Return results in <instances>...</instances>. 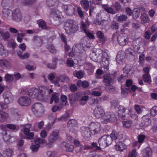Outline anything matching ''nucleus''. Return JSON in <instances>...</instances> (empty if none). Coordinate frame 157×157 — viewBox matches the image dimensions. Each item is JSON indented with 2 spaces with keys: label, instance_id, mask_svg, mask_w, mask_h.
<instances>
[{
  "label": "nucleus",
  "instance_id": "obj_1",
  "mask_svg": "<svg viewBox=\"0 0 157 157\" xmlns=\"http://www.w3.org/2000/svg\"><path fill=\"white\" fill-rule=\"evenodd\" d=\"M47 88L44 86H40L38 89L33 88L29 91L28 95L30 97L36 98L39 100H42L43 96L48 90Z\"/></svg>",
  "mask_w": 157,
  "mask_h": 157
},
{
  "label": "nucleus",
  "instance_id": "obj_2",
  "mask_svg": "<svg viewBox=\"0 0 157 157\" xmlns=\"http://www.w3.org/2000/svg\"><path fill=\"white\" fill-rule=\"evenodd\" d=\"M64 29L66 33L71 35L76 32L78 26L75 23L73 20H68L65 23Z\"/></svg>",
  "mask_w": 157,
  "mask_h": 157
},
{
  "label": "nucleus",
  "instance_id": "obj_3",
  "mask_svg": "<svg viewBox=\"0 0 157 157\" xmlns=\"http://www.w3.org/2000/svg\"><path fill=\"white\" fill-rule=\"evenodd\" d=\"M32 110L35 114L38 116L42 115L44 111L43 106L38 103H36L32 106Z\"/></svg>",
  "mask_w": 157,
  "mask_h": 157
},
{
  "label": "nucleus",
  "instance_id": "obj_4",
  "mask_svg": "<svg viewBox=\"0 0 157 157\" xmlns=\"http://www.w3.org/2000/svg\"><path fill=\"white\" fill-rule=\"evenodd\" d=\"M90 132L93 135H96L100 133L101 128L99 123L98 122H92L90 125Z\"/></svg>",
  "mask_w": 157,
  "mask_h": 157
},
{
  "label": "nucleus",
  "instance_id": "obj_5",
  "mask_svg": "<svg viewBox=\"0 0 157 157\" xmlns=\"http://www.w3.org/2000/svg\"><path fill=\"white\" fill-rule=\"evenodd\" d=\"M101 122L107 124L110 122L115 121L116 117L113 113H105L101 119Z\"/></svg>",
  "mask_w": 157,
  "mask_h": 157
},
{
  "label": "nucleus",
  "instance_id": "obj_6",
  "mask_svg": "<svg viewBox=\"0 0 157 157\" xmlns=\"http://www.w3.org/2000/svg\"><path fill=\"white\" fill-rule=\"evenodd\" d=\"M93 114L97 119H101L105 114L104 109L101 106H97L93 110Z\"/></svg>",
  "mask_w": 157,
  "mask_h": 157
},
{
  "label": "nucleus",
  "instance_id": "obj_7",
  "mask_svg": "<svg viewBox=\"0 0 157 157\" xmlns=\"http://www.w3.org/2000/svg\"><path fill=\"white\" fill-rule=\"evenodd\" d=\"M35 144H33L30 147L32 151L33 152H37L40 146V144L45 143V140L43 139L39 138L36 139L34 141Z\"/></svg>",
  "mask_w": 157,
  "mask_h": 157
},
{
  "label": "nucleus",
  "instance_id": "obj_8",
  "mask_svg": "<svg viewBox=\"0 0 157 157\" xmlns=\"http://www.w3.org/2000/svg\"><path fill=\"white\" fill-rule=\"evenodd\" d=\"M7 107V105L4 104L2 102H0V121L2 122L5 121L9 117L8 113L2 111Z\"/></svg>",
  "mask_w": 157,
  "mask_h": 157
},
{
  "label": "nucleus",
  "instance_id": "obj_9",
  "mask_svg": "<svg viewBox=\"0 0 157 157\" xmlns=\"http://www.w3.org/2000/svg\"><path fill=\"white\" fill-rule=\"evenodd\" d=\"M59 14V12L58 10L53 11L51 13V16L52 17L53 20V22L56 25H59L62 21L61 17Z\"/></svg>",
  "mask_w": 157,
  "mask_h": 157
},
{
  "label": "nucleus",
  "instance_id": "obj_10",
  "mask_svg": "<svg viewBox=\"0 0 157 157\" xmlns=\"http://www.w3.org/2000/svg\"><path fill=\"white\" fill-rule=\"evenodd\" d=\"M31 125L30 124L25 125L22 130L25 135L27 136V139L32 140L33 138L34 134L32 132H30V128Z\"/></svg>",
  "mask_w": 157,
  "mask_h": 157
},
{
  "label": "nucleus",
  "instance_id": "obj_11",
  "mask_svg": "<svg viewBox=\"0 0 157 157\" xmlns=\"http://www.w3.org/2000/svg\"><path fill=\"white\" fill-rule=\"evenodd\" d=\"M22 15L21 13L18 9H16L12 12V19L17 22H19L21 20Z\"/></svg>",
  "mask_w": 157,
  "mask_h": 157
},
{
  "label": "nucleus",
  "instance_id": "obj_12",
  "mask_svg": "<svg viewBox=\"0 0 157 157\" xmlns=\"http://www.w3.org/2000/svg\"><path fill=\"white\" fill-rule=\"evenodd\" d=\"M103 82L106 86H109L116 82V79L111 78L109 74L105 75L104 76Z\"/></svg>",
  "mask_w": 157,
  "mask_h": 157
},
{
  "label": "nucleus",
  "instance_id": "obj_13",
  "mask_svg": "<svg viewBox=\"0 0 157 157\" xmlns=\"http://www.w3.org/2000/svg\"><path fill=\"white\" fill-rule=\"evenodd\" d=\"M103 55L102 53H98L96 52H92L90 55V58L91 60L96 62H100L102 58Z\"/></svg>",
  "mask_w": 157,
  "mask_h": 157
},
{
  "label": "nucleus",
  "instance_id": "obj_14",
  "mask_svg": "<svg viewBox=\"0 0 157 157\" xmlns=\"http://www.w3.org/2000/svg\"><path fill=\"white\" fill-rule=\"evenodd\" d=\"M62 8L64 10V11L67 15L71 16L74 14L75 8L71 5H63L62 6Z\"/></svg>",
  "mask_w": 157,
  "mask_h": 157
},
{
  "label": "nucleus",
  "instance_id": "obj_15",
  "mask_svg": "<svg viewBox=\"0 0 157 157\" xmlns=\"http://www.w3.org/2000/svg\"><path fill=\"white\" fill-rule=\"evenodd\" d=\"M31 102L30 99L27 97H21L18 101L19 104L21 106H28L30 104Z\"/></svg>",
  "mask_w": 157,
  "mask_h": 157
},
{
  "label": "nucleus",
  "instance_id": "obj_16",
  "mask_svg": "<svg viewBox=\"0 0 157 157\" xmlns=\"http://www.w3.org/2000/svg\"><path fill=\"white\" fill-rule=\"evenodd\" d=\"M83 40H82L79 44H77L75 45V50L76 51L79 53H82L83 56H85V52L84 49V46L85 44H83Z\"/></svg>",
  "mask_w": 157,
  "mask_h": 157
},
{
  "label": "nucleus",
  "instance_id": "obj_17",
  "mask_svg": "<svg viewBox=\"0 0 157 157\" xmlns=\"http://www.w3.org/2000/svg\"><path fill=\"white\" fill-rule=\"evenodd\" d=\"M105 54L107 55L106 57L105 56L102 57V61L101 63V68H103L104 69H109V56L106 52L104 53V56H105Z\"/></svg>",
  "mask_w": 157,
  "mask_h": 157
},
{
  "label": "nucleus",
  "instance_id": "obj_18",
  "mask_svg": "<svg viewBox=\"0 0 157 157\" xmlns=\"http://www.w3.org/2000/svg\"><path fill=\"white\" fill-rule=\"evenodd\" d=\"M68 126L74 128V131H73L72 129H71V131L75 133H76L77 131L78 124L77 121L75 119H70L67 123Z\"/></svg>",
  "mask_w": 157,
  "mask_h": 157
},
{
  "label": "nucleus",
  "instance_id": "obj_19",
  "mask_svg": "<svg viewBox=\"0 0 157 157\" xmlns=\"http://www.w3.org/2000/svg\"><path fill=\"white\" fill-rule=\"evenodd\" d=\"M81 133L82 136L85 138H88L91 136V129L87 127H82L81 128Z\"/></svg>",
  "mask_w": 157,
  "mask_h": 157
},
{
  "label": "nucleus",
  "instance_id": "obj_20",
  "mask_svg": "<svg viewBox=\"0 0 157 157\" xmlns=\"http://www.w3.org/2000/svg\"><path fill=\"white\" fill-rule=\"evenodd\" d=\"M4 99V102H2L4 104L7 105L12 102L13 100V96L9 92L5 93L3 94Z\"/></svg>",
  "mask_w": 157,
  "mask_h": 157
},
{
  "label": "nucleus",
  "instance_id": "obj_21",
  "mask_svg": "<svg viewBox=\"0 0 157 157\" xmlns=\"http://www.w3.org/2000/svg\"><path fill=\"white\" fill-rule=\"evenodd\" d=\"M128 38L126 36H124L123 35H119L117 37V41L119 44L122 46L125 45L128 43Z\"/></svg>",
  "mask_w": 157,
  "mask_h": 157
},
{
  "label": "nucleus",
  "instance_id": "obj_22",
  "mask_svg": "<svg viewBox=\"0 0 157 157\" xmlns=\"http://www.w3.org/2000/svg\"><path fill=\"white\" fill-rule=\"evenodd\" d=\"M81 21L80 28L84 32H86L87 31L86 30L87 27L90 25V22L88 21V18L83 19Z\"/></svg>",
  "mask_w": 157,
  "mask_h": 157
},
{
  "label": "nucleus",
  "instance_id": "obj_23",
  "mask_svg": "<svg viewBox=\"0 0 157 157\" xmlns=\"http://www.w3.org/2000/svg\"><path fill=\"white\" fill-rule=\"evenodd\" d=\"M115 148L117 151H122L126 148V146L121 141H119L116 142Z\"/></svg>",
  "mask_w": 157,
  "mask_h": 157
},
{
  "label": "nucleus",
  "instance_id": "obj_24",
  "mask_svg": "<svg viewBox=\"0 0 157 157\" xmlns=\"http://www.w3.org/2000/svg\"><path fill=\"white\" fill-rule=\"evenodd\" d=\"M144 71L145 73L143 75V79L144 82L147 83L151 82V80L149 74V69H144Z\"/></svg>",
  "mask_w": 157,
  "mask_h": 157
},
{
  "label": "nucleus",
  "instance_id": "obj_25",
  "mask_svg": "<svg viewBox=\"0 0 157 157\" xmlns=\"http://www.w3.org/2000/svg\"><path fill=\"white\" fill-rule=\"evenodd\" d=\"M142 118L143 120L142 124L144 126H148L151 124V120L148 115H146L142 117Z\"/></svg>",
  "mask_w": 157,
  "mask_h": 157
},
{
  "label": "nucleus",
  "instance_id": "obj_26",
  "mask_svg": "<svg viewBox=\"0 0 157 157\" xmlns=\"http://www.w3.org/2000/svg\"><path fill=\"white\" fill-rule=\"evenodd\" d=\"M58 134L57 131H54L52 132L48 137V140L50 143H53L57 139Z\"/></svg>",
  "mask_w": 157,
  "mask_h": 157
},
{
  "label": "nucleus",
  "instance_id": "obj_27",
  "mask_svg": "<svg viewBox=\"0 0 157 157\" xmlns=\"http://www.w3.org/2000/svg\"><path fill=\"white\" fill-rule=\"evenodd\" d=\"M102 7L104 10L108 13L114 14L117 13L115 10L112 8L109 7L107 5L103 4L102 5Z\"/></svg>",
  "mask_w": 157,
  "mask_h": 157
},
{
  "label": "nucleus",
  "instance_id": "obj_28",
  "mask_svg": "<svg viewBox=\"0 0 157 157\" xmlns=\"http://www.w3.org/2000/svg\"><path fill=\"white\" fill-rule=\"evenodd\" d=\"M126 109L123 106H119L118 107V117L122 119H124L125 117V115L124 114Z\"/></svg>",
  "mask_w": 157,
  "mask_h": 157
},
{
  "label": "nucleus",
  "instance_id": "obj_29",
  "mask_svg": "<svg viewBox=\"0 0 157 157\" xmlns=\"http://www.w3.org/2000/svg\"><path fill=\"white\" fill-rule=\"evenodd\" d=\"M122 124L123 127L129 128L133 125V122L131 120H126L123 121Z\"/></svg>",
  "mask_w": 157,
  "mask_h": 157
},
{
  "label": "nucleus",
  "instance_id": "obj_30",
  "mask_svg": "<svg viewBox=\"0 0 157 157\" xmlns=\"http://www.w3.org/2000/svg\"><path fill=\"white\" fill-rule=\"evenodd\" d=\"M90 85V83L86 81H82L79 80L77 82V85L79 87H82L83 88H87Z\"/></svg>",
  "mask_w": 157,
  "mask_h": 157
},
{
  "label": "nucleus",
  "instance_id": "obj_31",
  "mask_svg": "<svg viewBox=\"0 0 157 157\" xmlns=\"http://www.w3.org/2000/svg\"><path fill=\"white\" fill-rule=\"evenodd\" d=\"M80 3L83 8L86 11H87L89 8V2L88 0H81Z\"/></svg>",
  "mask_w": 157,
  "mask_h": 157
},
{
  "label": "nucleus",
  "instance_id": "obj_32",
  "mask_svg": "<svg viewBox=\"0 0 157 157\" xmlns=\"http://www.w3.org/2000/svg\"><path fill=\"white\" fill-rule=\"evenodd\" d=\"M152 155V151L151 148L149 147L146 148L143 153V157H151Z\"/></svg>",
  "mask_w": 157,
  "mask_h": 157
},
{
  "label": "nucleus",
  "instance_id": "obj_33",
  "mask_svg": "<svg viewBox=\"0 0 157 157\" xmlns=\"http://www.w3.org/2000/svg\"><path fill=\"white\" fill-rule=\"evenodd\" d=\"M69 117H70V116L69 114L66 113L61 116L59 118H56L54 121V122H56L58 121H66Z\"/></svg>",
  "mask_w": 157,
  "mask_h": 157
},
{
  "label": "nucleus",
  "instance_id": "obj_34",
  "mask_svg": "<svg viewBox=\"0 0 157 157\" xmlns=\"http://www.w3.org/2000/svg\"><path fill=\"white\" fill-rule=\"evenodd\" d=\"M141 19V23L142 24H144L149 21V18L147 14L145 13H142L140 16Z\"/></svg>",
  "mask_w": 157,
  "mask_h": 157
},
{
  "label": "nucleus",
  "instance_id": "obj_35",
  "mask_svg": "<svg viewBox=\"0 0 157 157\" xmlns=\"http://www.w3.org/2000/svg\"><path fill=\"white\" fill-rule=\"evenodd\" d=\"M80 93L77 94H74L69 95V100L70 101H78L79 100L78 97L80 96Z\"/></svg>",
  "mask_w": 157,
  "mask_h": 157
},
{
  "label": "nucleus",
  "instance_id": "obj_36",
  "mask_svg": "<svg viewBox=\"0 0 157 157\" xmlns=\"http://www.w3.org/2000/svg\"><path fill=\"white\" fill-rule=\"evenodd\" d=\"M13 154V151L10 148L6 149L3 152V154L4 157H11Z\"/></svg>",
  "mask_w": 157,
  "mask_h": 157
},
{
  "label": "nucleus",
  "instance_id": "obj_37",
  "mask_svg": "<svg viewBox=\"0 0 157 157\" xmlns=\"http://www.w3.org/2000/svg\"><path fill=\"white\" fill-rule=\"evenodd\" d=\"M63 145L64 146L63 148L67 151L71 152L74 149V147L73 145H70L66 142L64 143Z\"/></svg>",
  "mask_w": 157,
  "mask_h": 157
},
{
  "label": "nucleus",
  "instance_id": "obj_38",
  "mask_svg": "<svg viewBox=\"0 0 157 157\" xmlns=\"http://www.w3.org/2000/svg\"><path fill=\"white\" fill-rule=\"evenodd\" d=\"M1 5L3 9H8L11 6V3L9 0H2Z\"/></svg>",
  "mask_w": 157,
  "mask_h": 157
},
{
  "label": "nucleus",
  "instance_id": "obj_39",
  "mask_svg": "<svg viewBox=\"0 0 157 157\" xmlns=\"http://www.w3.org/2000/svg\"><path fill=\"white\" fill-rule=\"evenodd\" d=\"M98 143L99 146L102 149L104 148L107 146L103 136L101 137L99 139Z\"/></svg>",
  "mask_w": 157,
  "mask_h": 157
},
{
  "label": "nucleus",
  "instance_id": "obj_40",
  "mask_svg": "<svg viewBox=\"0 0 157 157\" xmlns=\"http://www.w3.org/2000/svg\"><path fill=\"white\" fill-rule=\"evenodd\" d=\"M3 139L5 141H8L9 140L10 142H12L13 141L11 140L12 138L14 139L13 137H10V136L9 134H8L6 132L4 131L3 132Z\"/></svg>",
  "mask_w": 157,
  "mask_h": 157
},
{
  "label": "nucleus",
  "instance_id": "obj_41",
  "mask_svg": "<svg viewBox=\"0 0 157 157\" xmlns=\"http://www.w3.org/2000/svg\"><path fill=\"white\" fill-rule=\"evenodd\" d=\"M0 55L3 57H6L8 55V51L5 49L4 47L1 44H0Z\"/></svg>",
  "mask_w": 157,
  "mask_h": 157
},
{
  "label": "nucleus",
  "instance_id": "obj_42",
  "mask_svg": "<svg viewBox=\"0 0 157 157\" xmlns=\"http://www.w3.org/2000/svg\"><path fill=\"white\" fill-rule=\"evenodd\" d=\"M84 74V72L82 70H80L78 71H75L74 72V76L77 77L79 79H81L82 78Z\"/></svg>",
  "mask_w": 157,
  "mask_h": 157
},
{
  "label": "nucleus",
  "instance_id": "obj_43",
  "mask_svg": "<svg viewBox=\"0 0 157 157\" xmlns=\"http://www.w3.org/2000/svg\"><path fill=\"white\" fill-rule=\"evenodd\" d=\"M110 136H111L112 140H116L119 139V135L118 133L115 130H113L111 132Z\"/></svg>",
  "mask_w": 157,
  "mask_h": 157
},
{
  "label": "nucleus",
  "instance_id": "obj_44",
  "mask_svg": "<svg viewBox=\"0 0 157 157\" xmlns=\"http://www.w3.org/2000/svg\"><path fill=\"white\" fill-rule=\"evenodd\" d=\"M11 113L13 115V117L16 120H18L20 119V115L18 113L17 109H12L11 110Z\"/></svg>",
  "mask_w": 157,
  "mask_h": 157
},
{
  "label": "nucleus",
  "instance_id": "obj_45",
  "mask_svg": "<svg viewBox=\"0 0 157 157\" xmlns=\"http://www.w3.org/2000/svg\"><path fill=\"white\" fill-rule=\"evenodd\" d=\"M58 60L57 58H54L52 60V63H48L47 64V67L50 69H53L56 68V61Z\"/></svg>",
  "mask_w": 157,
  "mask_h": 157
},
{
  "label": "nucleus",
  "instance_id": "obj_46",
  "mask_svg": "<svg viewBox=\"0 0 157 157\" xmlns=\"http://www.w3.org/2000/svg\"><path fill=\"white\" fill-rule=\"evenodd\" d=\"M0 65L6 67H11L10 64L8 61L2 59L0 60Z\"/></svg>",
  "mask_w": 157,
  "mask_h": 157
},
{
  "label": "nucleus",
  "instance_id": "obj_47",
  "mask_svg": "<svg viewBox=\"0 0 157 157\" xmlns=\"http://www.w3.org/2000/svg\"><path fill=\"white\" fill-rule=\"evenodd\" d=\"M103 136L107 146L111 144L113 141L111 136L109 135H104Z\"/></svg>",
  "mask_w": 157,
  "mask_h": 157
},
{
  "label": "nucleus",
  "instance_id": "obj_48",
  "mask_svg": "<svg viewBox=\"0 0 157 157\" xmlns=\"http://www.w3.org/2000/svg\"><path fill=\"white\" fill-rule=\"evenodd\" d=\"M6 127L9 129L14 131H17L19 129L18 125L13 124H8L6 125Z\"/></svg>",
  "mask_w": 157,
  "mask_h": 157
},
{
  "label": "nucleus",
  "instance_id": "obj_49",
  "mask_svg": "<svg viewBox=\"0 0 157 157\" xmlns=\"http://www.w3.org/2000/svg\"><path fill=\"white\" fill-rule=\"evenodd\" d=\"M89 98V96L87 95L82 96L81 98H79L78 101H80V104L83 105L86 103V101Z\"/></svg>",
  "mask_w": 157,
  "mask_h": 157
},
{
  "label": "nucleus",
  "instance_id": "obj_50",
  "mask_svg": "<svg viewBox=\"0 0 157 157\" xmlns=\"http://www.w3.org/2000/svg\"><path fill=\"white\" fill-rule=\"evenodd\" d=\"M11 11L8 9H3L2 11V13L3 16L7 17L10 15Z\"/></svg>",
  "mask_w": 157,
  "mask_h": 157
},
{
  "label": "nucleus",
  "instance_id": "obj_51",
  "mask_svg": "<svg viewBox=\"0 0 157 157\" xmlns=\"http://www.w3.org/2000/svg\"><path fill=\"white\" fill-rule=\"evenodd\" d=\"M40 27L43 29H46L47 28L46 22L43 20H39L37 21Z\"/></svg>",
  "mask_w": 157,
  "mask_h": 157
},
{
  "label": "nucleus",
  "instance_id": "obj_52",
  "mask_svg": "<svg viewBox=\"0 0 157 157\" xmlns=\"http://www.w3.org/2000/svg\"><path fill=\"white\" fill-rule=\"evenodd\" d=\"M47 48H48L50 52L52 53H55L56 52V50L54 46L52 44H48L47 46Z\"/></svg>",
  "mask_w": 157,
  "mask_h": 157
},
{
  "label": "nucleus",
  "instance_id": "obj_53",
  "mask_svg": "<svg viewBox=\"0 0 157 157\" xmlns=\"http://www.w3.org/2000/svg\"><path fill=\"white\" fill-rule=\"evenodd\" d=\"M58 77L59 81L61 82H67L69 81V80L67 76L64 75H61Z\"/></svg>",
  "mask_w": 157,
  "mask_h": 157
},
{
  "label": "nucleus",
  "instance_id": "obj_54",
  "mask_svg": "<svg viewBox=\"0 0 157 157\" xmlns=\"http://www.w3.org/2000/svg\"><path fill=\"white\" fill-rule=\"evenodd\" d=\"M96 13V7L94 6H91L89 7V15L91 17L94 15Z\"/></svg>",
  "mask_w": 157,
  "mask_h": 157
},
{
  "label": "nucleus",
  "instance_id": "obj_55",
  "mask_svg": "<svg viewBox=\"0 0 157 157\" xmlns=\"http://www.w3.org/2000/svg\"><path fill=\"white\" fill-rule=\"evenodd\" d=\"M124 56L117 55L116 57V61L120 64H121L124 61Z\"/></svg>",
  "mask_w": 157,
  "mask_h": 157
},
{
  "label": "nucleus",
  "instance_id": "obj_56",
  "mask_svg": "<svg viewBox=\"0 0 157 157\" xmlns=\"http://www.w3.org/2000/svg\"><path fill=\"white\" fill-rule=\"evenodd\" d=\"M128 18L127 16L125 15H122L117 17V21L119 22H122L126 21Z\"/></svg>",
  "mask_w": 157,
  "mask_h": 157
},
{
  "label": "nucleus",
  "instance_id": "obj_57",
  "mask_svg": "<svg viewBox=\"0 0 157 157\" xmlns=\"http://www.w3.org/2000/svg\"><path fill=\"white\" fill-rule=\"evenodd\" d=\"M61 99L62 103L63 105H68L67 101V97L65 95H62L61 96Z\"/></svg>",
  "mask_w": 157,
  "mask_h": 157
},
{
  "label": "nucleus",
  "instance_id": "obj_58",
  "mask_svg": "<svg viewBox=\"0 0 157 157\" xmlns=\"http://www.w3.org/2000/svg\"><path fill=\"white\" fill-rule=\"evenodd\" d=\"M57 2V0H48L47 4L48 6L50 7L56 5V3Z\"/></svg>",
  "mask_w": 157,
  "mask_h": 157
},
{
  "label": "nucleus",
  "instance_id": "obj_59",
  "mask_svg": "<svg viewBox=\"0 0 157 157\" xmlns=\"http://www.w3.org/2000/svg\"><path fill=\"white\" fill-rule=\"evenodd\" d=\"M115 9L116 12H119L121 10V6L120 3L118 2H116L114 3V5Z\"/></svg>",
  "mask_w": 157,
  "mask_h": 157
},
{
  "label": "nucleus",
  "instance_id": "obj_60",
  "mask_svg": "<svg viewBox=\"0 0 157 157\" xmlns=\"http://www.w3.org/2000/svg\"><path fill=\"white\" fill-rule=\"evenodd\" d=\"M59 81V78L58 77H56L54 80L52 81L51 82L52 83L54 84L55 86L59 87L60 86Z\"/></svg>",
  "mask_w": 157,
  "mask_h": 157
},
{
  "label": "nucleus",
  "instance_id": "obj_61",
  "mask_svg": "<svg viewBox=\"0 0 157 157\" xmlns=\"http://www.w3.org/2000/svg\"><path fill=\"white\" fill-rule=\"evenodd\" d=\"M52 101H54L56 103H57L59 102V98L56 94H52V101L50 102V104L52 103Z\"/></svg>",
  "mask_w": 157,
  "mask_h": 157
},
{
  "label": "nucleus",
  "instance_id": "obj_62",
  "mask_svg": "<svg viewBox=\"0 0 157 157\" xmlns=\"http://www.w3.org/2000/svg\"><path fill=\"white\" fill-rule=\"evenodd\" d=\"M1 36L2 37L4 40H7L10 37V33L8 32H6L5 33H2V31L1 33Z\"/></svg>",
  "mask_w": 157,
  "mask_h": 157
},
{
  "label": "nucleus",
  "instance_id": "obj_63",
  "mask_svg": "<svg viewBox=\"0 0 157 157\" xmlns=\"http://www.w3.org/2000/svg\"><path fill=\"white\" fill-rule=\"evenodd\" d=\"M135 13H132V17L134 19L137 18L139 16L140 13V10H139L136 9L135 10Z\"/></svg>",
  "mask_w": 157,
  "mask_h": 157
},
{
  "label": "nucleus",
  "instance_id": "obj_64",
  "mask_svg": "<svg viewBox=\"0 0 157 157\" xmlns=\"http://www.w3.org/2000/svg\"><path fill=\"white\" fill-rule=\"evenodd\" d=\"M150 114L152 116H155L157 114V106L153 107L150 110Z\"/></svg>",
  "mask_w": 157,
  "mask_h": 157
}]
</instances>
